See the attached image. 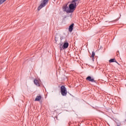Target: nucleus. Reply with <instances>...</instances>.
Instances as JSON below:
<instances>
[{
    "label": "nucleus",
    "instance_id": "f257e3e1",
    "mask_svg": "<svg viewBox=\"0 0 126 126\" xmlns=\"http://www.w3.org/2000/svg\"><path fill=\"white\" fill-rule=\"evenodd\" d=\"M49 0H42L40 5L37 8L38 10H40L41 8H43V7L46 6V5H47L48 4V2H49Z\"/></svg>",
    "mask_w": 126,
    "mask_h": 126
},
{
    "label": "nucleus",
    "instance_id": "f03ea898",
    "mask_svg": "<svg viewBox=\"0 0 126 126\" xmlns=\"http://www.w3.org/2000/svg\"><path fill=\"white\" fill-rule=\"evenodd\" d=\"M61 93L62 96H66L67 95V91L64 86H62L61 87Z\"/></svg>",
    "mask_w": 126,
    "mask_h": 126
},
{
    "label": "nucleus",
    "instance_id": "7ed1b4c3",
    "mask_svg": "<svg viewBox=\"0 0 126 126\" xmlns=\"http://www.w3.org/2000/svg\"><path fill=\"white\" fill-rule=\"evenodd\" d=\"M63 44L61 43L60 44V51H62V50H64V49H67L68 48V46H69V44H68V42H64L63 46Z\"/></svg>",
    "mask_w": 126,
    "mask_h": 126
},
{
    "label": "nucleus",
    "instance_id": "20e7f679",
    "mask_svg": "<svg viewBox=\"0 0 126 126\" xmlns=\"http://www.w3.org/2000/svg\"><path fill=\"white\" fill-rule=\"evenodd\" d=\"M76 8V5L75 4H73V3H71L69 5V9L70 13L73 12L74 11V10Z\"/></svg>",
    "mask_w": 126,
    "mask_h": 126
},
{
    "label": "nucleus",
    "instance_id": "39448f33",
    "mask_svg": "<svg viewBox=\"0 0 126 126\" xmlns=\"http://www.w3.org/2000/svg\"><path fill=\"white\" fill-rule=\"evenodd\" d=\"M63 11H65L67 13H70V12H69V8L67 6V4H65L63 6Z\"/></svg>",
    "mask_w": 126,
    "mask_h": 126
},
{
    "label": "nucleus",
    "instance_id": "423d86ee",
    "mask_svg": "<svg viewBox=\"0 0 126 126\" xmlns=\"http://www.w3.org/2000/svg\"><path fill=\"white\" fill-rule=\"evenodd\" d=\"M86 80L91 81V82H94V83H96V80H94V79L92 78L90 76H89L86 78Z\"/></svg>",
    "mask_w": 126,
    "mask_h": 126
},
{
    "label": "nucleus",
    "instance_id": "0eeeda50",
    "mask_svg": "<svg viewBox=\"0 0 126 126\" xmlns=\"http://www.w3.org/2000/svg\"><path fill=\"white\" fill-rule=\"evenodd\" d=\"M35 85H36V86L40 87V80H37V79H34L33 81Z\"/></svg>",
    "mask_w": 126,
    "mask_h": 126
},
{
    "label": "nucleus",
    "instance_id": "6e6552de",
    "mask_svg": "<svg viewBox=\"0 0 126 126\" xmlns=\"http://www.w3.org/2000/svg\"><path fill=\"white\" fill-rule=\"evenodd\" d=\"M41 99H42V96H41L40 95H38L36 96V97L35 99V101H40V100H41Z\"/></svg>",
    "mask_w": 126,
    "mask_h": 126
},
{
    "label": "nucleus",
    "instance_id": "1a4fd4ad",
    "mask_svg": "<svg viewBox=\"0 0 126 126\" xmlns=\"http://www.w3.org/2000/svg\"><path fill=\"white\" fill-rule=\"evenodd\" d=\"M74 24H72L69 27V32H72V30H73V26Z\"/></svg>",
    "mask_w": 126,
    "mask_h": 126
},
{
    "label": "nucleus",
    "instance_id": "9d476101",
    "mask_svg": "<svg viewBox=\"0 0 126 126\" xmlns=\"http://www.w3.org/2000/svg\"><path fill=\"white\" fill-rule=\"evenodd\" d=\"M109 63H118V62H117V61H116V59H111L109 60Z\"/></svg>",
    "mask_w": 126,
    "mask_h": 126
},
{
    "label": "nucleus",
    "instance_id": "9b49d317",
    "mask_svg": "<svg viewBox=\"0 0 126 126\" xmlns=\"http://www.w3.org/2000/svg\"><path fill=\"white\" fill-rule=\"evenodd\" d=\"M94 57H95V52L94 51L92 53V56H91V58H93V61H94Z\"/></svg>",
    "mask_w": 126,
    "mask_h": 126
},
{
    "label": "nucleus",
    "instance_id": "f8f14e48",
    "mask_svg": "<svg viewBox=\"0 0 126 126\" xmlns=\"http://www.w3.org/2000/svg\"><path fill=\"white\" fill-rule=\"evenodd\" d=\"M78 0H73L72 1V3L73 4H75V5H76V4H77V2H78Z\"/></svg>",
    "mask_w": 126,
    "mask_h": 126
},
{
    "label": "nucleus",
    "instance_id": "ddd939ff",
    "mask_svg": "<svg viewBox=\"0 0 126 126\" xmlns=\"http://www.w3.org/2000/svg\"><path fill=\"white\" fill-rule=\"evenodd\" d=\"M6 0H0V4H2L4 1H5Z\"/></svg>",
    "mask_w": 126,
    "mask_h": 126
},
{
    "label": "nucleus",
    "instance_id": "4468645a",
    "mask_svg": "<svg viewBox=\"0 0 126 126\" xmlns=\"http://www.w3.org/2000/svg\"><path fill=\"white\" fill-rule=\"evenodd\" d=\"M117 126H120L119 125H118Z\"/></svg>",
    "mask_w": 126,
    "mask_h": 126
}]
</instances>
